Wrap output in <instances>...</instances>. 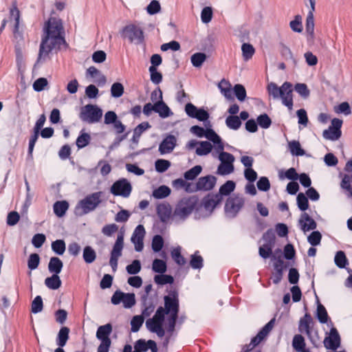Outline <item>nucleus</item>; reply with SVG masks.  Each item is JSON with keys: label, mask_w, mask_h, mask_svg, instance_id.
<instances>
[{"label": "nucleus", "mask_w": 352, "mask_h": 352, "mask_svg": "<svg viewBox=\"0 0 352 352\" xmlns=\"http://www.w3.org/2000/svg\"><path fill=\"white\" fill-rule=\"evenodd\" d=\"M167 295L164 296V306L157 307L152 318H148L145 326L148 331L155 333L162 338L165 336L164 324L166 316H179V292L177 289H166Z\"/></svg>", "instance_id": "f257e3e1"}, {"label": "nucleus", "mask_w": 352, "mask_h": 352, "mask_svg": "<svg viewBox=\"0 0 352 352\" xmlns=\"http://www.w3.org/2000/svg\"><path fill=\"white\" fill-rule=\"evenodd\" d=\"M44 35L42 36L36 63L45 60L53 50H60L61 45L67 46L65 39V31L62 21L56 17H50L45 23Z\"/></svg>", "instance_id": "f03ea898"}, {"label": "nucleus", "mask_w": 352, "mask_h": 352, "mask_svg": "<svg viewBox=\"0 0 352 352\" xmlns=\"http://www.w3.org/2000/svg\"><path fill=\"white\" fill-rule=\"evenodd\" d=\"M267 91L270 96L273 99L278 100L280 98L282 103L286 106L289 111L293 109V89L292 84L289 82H285L281 87L273 82L268 83Z\"/></svg>", "instance_id": "7ed1b4c3"}, {"label": "nucleus", "mask_w": 352, "mask_h": 352, "mask_svg": "<svg viewBox=\"0 0 352 352\" xmlns=\"http://www.w3.org/2000/svg\"><path fill=\"white\" fill-rule=\"evenodd\" d=\"M216 196L217 194L209 193L202 199L201 204L195 208V219H200L210 216L214 208L222 201Z\"/></svg>", "instance_id": "20e7f679"}, {"label": "nucleus", "mask_w": 352, "mask_h": 352, "mask_svg": "<svg viewBox=\"0 0 352 352\" xmlns=\"http://www.w3.org/2000/svg\"><path fill=\"white\" fill-rule=\"evenodd\" d=\"M102 191L95 192L80 200L76 206V211L81 210L80 214H86L94 211L102 202Z\"/></svg>", "instance_id": "39448f33"}, {"label": "nucleus", "mask_w": 352, "mask_h": 352, "mask_svg": "<svg viewBox=\"0 0 352 352\" xmlns=\"http://www.w3.org/2000/svg\"><path fill=\"white\" fill-rule=\"evenodd\" d=\"M102 117V110L96 104H88L82 107L79 118L83 122L94 124L98 122Z\"/></svg>", "instance_id": "423d86ee"}, {"label": "nucleus", "mask_w": 352, "mask_h": 352, "mask_svg": "<svg viewBox=\"0 0 352 352\" xmlns=\"http://www.w3.org/2000/svg\"><path fill=\"white\" fill-rule=\"evenodd\" d=\"M197 204V199L195 197L182 199L175 206L174 215L185 219L192 213Z\"/></svg>", "instance_id": "0eeeda50"}, {"label": "nucleus", "mask_w": 352, "mask_h": 352, "mask_svg": "<svg viewBox=\"0 0 352 352\" xmlns=\"http://www.w3.org/2000/svg\"><path fill=\"white\" fill-rule=\"evenodd\" d=\"M123 38H127L131 43L141 45L144 43V32L140 27L130 24L124 26L120 32Z\"/></svg>", "instance_id": "6e6552de"}, {"label": "nucleus", "mask_w": 352, "mask_h": 352, "mask_svg": "<svg viewBox=\"0 0 352 352\" xmlns=\"http://www.w3.org/2000/svg\"><path fill=\"white\" fill-rule=\"evenodd\" d=\"M218 88L226 98L234 100V95L240 102H242V84H236L232 89L229 81L222 79L218 83Z\"/></svg>", "instance_id": "1a4fd4ad"}, {"label": "nucleus", "mask_w": 352, "mask_h": 352, "mask_svg": "<svg viewBox=\"0 0 352 352\" xmlns=\"http://www.w3.org/2000/svg\"><path fill=\"white\" fill-rule=\"evenodd\" d=\"M132 185L126 178L116 180L110 188V192L114 196L128 198L132 192Z\"/></svg>", "instance_id": "9d476101"}, {"label": "nucleus", "mask_w": 352, "mask_h": 352, "mask_svg": "<svg viewBox=\"0 0 352 352\" xmlns=\"http://www.w3.org/2000/svg\"><path fill=\"white\" fill-rule=\"evenodd\" d=\"M242 208V198L238 196H231L226 200L224 211L226 217L234 218Z\"/></svg>", "instance_id": "9b49d317"}, {"label": "nucleus", "mask_w": 352, "mask_h": 352, "mask_svg": "<svg viewBox=\"0 0 352 352\" xmlns=\"http://www.w3.org/2000/svg\"><path fill=\"white\" fill-rule=\"evenodd\" d=\"M342 120L339 118H333L331 120V125L322 133V136L326 140L335 141L338 140L342 135L341 127Z\"/></svg>", "instance_id": "f8f14e48"}, {"label": "nucleus", "mask_w": 352, "mask_h": 352, "mask_svg": "<svg viewBox=\"0 0 352 352\" xmlns=\"http://www.w3.org/2000/svg\"><path fill=\"white\" fill-rule=\"evenodd\" d=\"M146 234L144 227L142 225H138L134 230L131 236V242L135 245L136 252H141L144 248V238Z\"/></svg>", "instance_id": "ddd939ff"}, {"label": "nucleus", "mask_w": 352, "mask_h": 352, "mask_svg": "<svg viewBox=\"0 0 352 352\" xmlns=\"http://www.w3.org/2000/svg\"><path fill=\"white\" fill-rule=\"evenodd\" d=\"M216 183L217 178L213 175H208L204 177H201L195 184V190H197V191L210 190L214 187Z\"/></svg>", "instance_id": "4468645a"}, {"label": "nucleus", "mask_w": 352, "mask_h": 352, "mask_svg": "<svg viewBox=\"0 0 352 352\" xmlns=\"http://www.w3.org/2000/svg\"><path fill=\"white\" fill-rule=\"evenodd\" d=\"M10 19L15 21L13 33L15 38L21 41L23 39V34L19 31L20 11L17 8L16 1H14L10 9Z\"/></svg>", "instance_id": "2eb2a0df"}, {"label": "nucleus", "mask_w": 352, "mask_h": 352, "mask_svg": "<svg viewBox=\"0 0 352 352\" xmlns=\"http://www.w3.org/2000/svg\"><path fill=\"white\" fill-rule=\"evenodd\" d=\"M324 345L326 349L331 350H336L340 346V337L336 328L331 329L329 336L324 340Z\"/></svg>", "instance_id": "dca6fc26"}, {"label": "nucleus", "mask_w": 352, "mask_h": 352, "mask_svg": "<svg viewBox=\"0 0 352 352\" xmlns=\"http://www.w3.org/2000/svg\"><path fill=\"white\" fill-rule=\"evenodd\" d=\"M177 144V139L175 135L168 134L163 139L159 145L158 151L161 155L171 153Z\"/></svg>", "instance_id": "f3484780"}, {"label": "nucleus", "mask_w": 352, "mask_h": 352, "mask_svg": "<svg viewBox=\"0 0 352 352\" xmlns=\"http://www.w3.org/2000/svg\"><path fill=\"white\" fill-rule=\"evenodd\" d=\"M205 126L206 132L204 138H206L209 141L212 142L217 151L223 150L224 146L221 137L212 129V126H209L206 124Z\"/></svg>", "instance_id": "a211bd4d"}, {"label": "nucleus", "mask_w": 352, "mask_h": 352, "mask_svg": "<svg viewBox=\"0 0 352 352\" xmlns=\"http://www.w3.org/2000/svg\"><path fill=\"white\" fill-rule=\"evenodd\" d=\"M298 223L301 230L304 232L314 230L317 227V223L314 219H312L307 212L301 214L298 220Z\"/></svg>", "instance_id": "6ab92c4d"}, {"label": "nucleus", "mask_w": 352, "mask_h": 352, "mask_svg": "<svg viewBox=\"0 0 352 352\" xmlns=\"http://www.w3.org/2000/svg\"><path fill=\"white\" fill-rule=\"evenodd\" d=\"M112 324L111 323L100 326L98 328L96 334L97 339L100 340V342H111L109 336L112 332Z\"/></svg>", "instance_id": "aec40b11"}, {"label": "nucleus", "mask_w": 352, "mask_h": 352, "mask_svg": "<svg viewBox=\"0 0 352 352\" xmlns=\"http://www.w3.org/2000/svg\"><path fill=\"white\" fill-rule=\"evenodd\" d=\"M154 112L158 113L162 118H166L173 115V112L168 106L164 102L163 96H161V100L155 102Z\"/></svg>", "instance_id": "412c9836"}, {"label": "nucleus", "mask_w": 352, "mask_h": 352, "mask_svg": "<svg viewBox=\"0 0 352 352\" xmlns=\"http://www.w3.org/2000/svg\"><path fill=\"white\" fill-rule=\"evenodd\" d=\"M313 323V319L308 313L305 314L304 317L300 318L298 325V331L300 333H305L308 337H310L311 324Z\"/></svg>", "instance_id": "4be33fe9"}, {"label": "nucleus", "mask_w": 352, "mask_h": 352, "mask_svg": "<svg viewBox=\"0 0 352 352\" xmlns=\"http://www.w3.org/2000/svg\"><path fill=\"white\" fill-rule=\"evenodd\" d=\"M236 184L232 180L226 181L222 186H220L219 192L217 193V196L219 197L221 201L223 200V196L230 195L235 189Z\"/></svg>", "instance_id": "5701e85b"}, {"label": "nucleus", "mask_w": 352, "mask_h": 352, "mask_svg": "<svg viewBox=\"0 0 352 352\" xmlns=\"http://www.w3.org/2000/svg\"><path fill=\"white\" fill-rule=\"evenodd\" d=\"M157 214L162 223H166L171 214V210L168 204H161L157 206Z\"/></svg>", "instance_id": "b1692460"}, {"label": "nucleus", "mask_w": 352, "mask_h": 352, "mask_svg": "<svg viewBox=\"0 0 352 352\" xmlns=\"http://www.w3.org/2000/svg\"><path fill=\"white\" fill-rule=\"evenodd\" d=\"M63 267V263L56 256L51 257L48 263V270L50 273L59 274Z\"/></svg>", "instance_id": "393cba45"}, {"label": "nucleus", "mask_w": 352, "mask_h": 352, "mask_svg": "<svg viewBox=\"0 0 352 352\" xmlns=\"http://www.w3.org/2000/svg\"><path fill=\"white\" fill-rule=\"evenodd\" d=\"M151 128V125L148 122H143L139 124L134 129L131 138V142L137 145L139 142L140 138L142 133L146 129Z\"/></svg>", "instance_id": "a878e982"}, {"label": "nucleus", "mask_w": 352, "mask_h": 352, "mask_svg": "<svg viewBox=\"0 0 352 352\" xmlns=\"http://www.w3.org/2000/svg\"><path fill=\"white\" fill-rule=\"evenodd\" d=\"M123 246L124 234L122 232H120L117 236V239L111 252V255L113 256L120 257L122 255Z\"/></svg>", "instance_id": "bb28decb"}, {"label": "nucleus", "mask_w": 352, "mask_h": 352, "mask_svg": "<svg viewBox=\"0 0 352 352\" xmlns=\"http://www.w3.org/2000/svg\"><path fill=\"white\" fill-rule=\"evenodd\" d=\"M69 208V203L65 201H57L53 205L54 214L59 218L63 217Z\"/></svg>", "instance_id": "cd10ccee"}, {"label": "nucleus", "mask_w": 352, "mask_h": 352, "mask_svg": "<svg viewBox=\"0 0 352 352\" xmlns=\"http://www.w3.org/2000/svg\"><path fill=\"white\" fill-rule=\"evenodd\" d=\"M69 329L67 327H62L57 335L56 344L58 347L63 348L65 346L67 340H69Z\"/></svg>", "instance_id": "c85d7f7f"}, {"label": "nucleus", "mask_w": 352, "mask_h": 352, "mask_svg": "<svg viewBox=\"0 0 352 352\" xmlns=\"http://www.w3.org/2000/svg\"><path fill=\"white\" fill-rule=\"evenodd\" d=\"M62 282L58 274H52L45 280V285L50 289L56 290L61 286Z\"/></svg>", "instance_id": "c756f323"}, {"label": "nucleus", "mask_w": 352, "mask_h": 352, "mask_svg": "<svg viewBox=\"0 0 352 352\" xmlns=\"http://www.w3.org/2000/svg\"><path fill=\"white\" fill-rule=\"evenodd\" d=\"M90 141L91 135L84 130H81L76 139V145L78 149L83 148L89 144Z\"/></svg>", "instance_id": "7c9ffc66"}, {"label": "nucleus", "mask_w": 352, "mask_h": 352, "mask_svg": "<svg viewBox=\"0 0 352 352\" xmlns=\"http://www.w3.org/2000/svg\"><path fill=\"white\" fill-rule=\"evenodd\" d=\"M190 265L194 270H201L203 267L204 258L199 251H196L190 256Z\"/></svg>", "instance_id": "2f4dec72"}, {"label": "nucleus", "mask_w": 352, "mask_h": 352, "mask_svg": "<svg viewBox=\"0 0 352 352\" xmlns=\"http://www.w3.org/2000/svg\"><path fill=\"white\" fill-rule=\"evenodd\" d=\"M142 305L143 307V309L142 310V314L141 316H143L144 318L149 317L151 314L155 310V305L152 300V299H148L144 301L143 300H141Z\"/></svg>", "instance_id": "473e14b6"}, {"label": "nucleus", "mask_w": 352, "mask_h": 352, "mask_svg": "<svg viewBox=\"0 0 352 352\" xmlns=\"http://www.w3.org/2000/svg\"><path fill=\"white\" fill-rule=\"evenodd\" d=\"M171 192L170 188L165 185L160 186L155 188L152 193L154 198L157 199H164L170 195Z\"/></svg>", "instance_id": "72a5a7b5"}, {"label": "nucleus", "mask_w": 352, "mask_h": 352, "mask_svg": "<svg viewBox=\"0 0 352 352\" xmlns=\"http://www.w3.org/2000/svg\"><path fill=\"white\" fill-rule=\"evenodd\" d=\"M241 118L242 119V111L239 113V116H229L226 120V124L230 129L236 130L241 125Z\"/></svg>", "instance_id": "f704fd0d"}, {"label": "nucleus", "mask_w": 352, "mask_h": 352, "mask_svg": "<svg viewBox=\"0 0 352 352\" xmlns=\"http://www.w3.org/2000/svg\"><path fill=\"white\" fill-rule=\"evenodd\" d=\"M82 258L86 263H92L96 258V252L92 247L87 245L83 249Z\"/></svg>", "instance_id": "c9c22d12"}, {"label": "nucleus", "mask_w": 352, "mask_h": 352, "mask_svg": "<svg viewBox=\"0 0 352 352\" xmlns=\"http://www.w3.org/2000/svg\"><path fill=\"white\" fill-rule=\"evenodd\" d=\"M199 147L196 149V154L199 156L206 155L212 150V145L208 141H201L199 142Z\"/></svg>", "instance_id": "e433bc0d"}, {"label": "nucleus", "mask_w": 352, "mask_h": 352, "mask_svg": "<svg viewBox=\"0 0 352 352\" xmlns=\"http://www.w3.org/2000/svg\"><path fill=\"white\" fill-rule=\"evenodd\" d=\"M202 166L200 165H196L191 168L190 169L186 171L184 174V177L185 180L190 181L195 179L197 176L202 171Z\"/></svg>", "instance_id": "4c0bfd02"}, {"label": "nucleus", "mask_w": 352, "mask_h": 352, "mask_svg": "<svg viewBox=\"0 0 352 352\" xmlns=\"http://www.w3.org/2000/svg\"><path fill=\"white\" fill-rule=\"evenodd\" d=\"M154 281L159 285H171L174 283V278L170 274H160L154 276Z\"/></svg>", "instance_id": "58836bf2"}, {"label": "nucleus", "mask_w": 352, "mask_h": 352, "mask_svg": "<svg viewBox=\"0 0 352 352\" xmlns=\"http://www.w3.org/2000/svg\"><path fill=\"white\" fill-rule=\"evenodd\" d=\"M87 74L94 78L98 75H100V78L97 80L98 86H103L105 85L107 79L106 77L100 74V72L94 66H91L87 69Z\"/></svg>", "instance_id": "ea45409f"}, {"label": "nucleus", "mask_w": 352, "mask_h": 352, "mask_svg": "<svg viewBox=\"0 0 352 352\" xmlns=\"http://www.w3.org/2000/svg\"><path fill=\"white\" fill-rule=\"evenodd\" d=\"M206 54L204 52H197L190 57L192 65L195 67H200L206 60Z\"/></svg>", "instance_id": "a19ab883"}, {"label": "nucleus", "mask_w": 352, "mask_h": 352, "mask_svg": "<svg viewBox=\"0 0 352 352\" xmlns=\"http://www.w3.org/2000/svg\"><path fill=\"white\" fill-rule=\"evenodd\" d=\"M152 270L155 273H158V274L165 273L167 270V265H166V261H164L162 259L155 258L153 261Z\"/></svg>", "instance_id": "79ce46f5"}, {"label": "nucleus", "mask_w": 352, "mask_h": 352, "mask_svg": "<svg viewBox=\"0 0 352 352\" xmlns=\"http://www.w3.org/2000/svg\"><path fill=\"white\" fill-rule=\"evenodd\" d=\"M292 346L297 352H301L305 349V338L300 334L295 335L293 338Z\"/></svg>", "instance_id": "37998d69"}, {"label": "nucleus", "mask_w": 352, "mask_h": 352, "mask_svg": "<svg viewBox=\"0 0 352 352\" xmlns=\"http://www.w3.org/2000/svg\"><path fill=\"white\" fill-rule=\"evenodd\" d=\"M65 249L66 245L63 239H57L52 243V250L58 255H63L65 252Z\"/></svg>", "instance_id": "c03bdc74"}, {"label": "nucleus", "mask_w": 352, "mask_h": 352, "mask_svg": "<svg viewBox=\"0 0 352 352\" xmlns=\"http://www.w3.org/2000/svg\"><path fill=\"white\" fill-rule=\"evenodd\" d=\"M289 148L291 153L296 156H302L305 154L298 141L293 140L289 142Z\"/></svg>", "instance_id": "a18cd8bd"}, {"label": "nucleus", "mask_w": 352, "mask_h": 352, "mask_svg": "<svg viewBox=\"0 0 352 352\" xmlns=\"http://www.w3.org/2000/svg\"><path fill=\"white\" fill-rule=\"evenodd\" d=\"M170 166V162L164 159H158L155 162V170L160 173L166 171Z\"/></svg>", "instance_id": "49530a36"}, {"label": "nucleus", "mask_w": 352, "mask_h": 352, "mask_svg": "<svg viewBox=\"0 0 352 352\" xmlns=\"http://www.w3.org/2000/svg\"><path fill=\"white\" fill-rule=\"evenodd\" d=\"M164 241L163 237L160 234L153 236L151 243V248L154 252H160L163 248Z\"/></svg>", "instance_id": "de8ad7c7"}, {"label": "nucleus", "mask_w": 352, "mask_h": 352, "mask_svg": "<svg viewBox=\"0 0 352 352\" xmlns=\"http://www.w3.org/2000/svg\"><path fill=\"white\" fill-rule=\"evenodd\" d=\"M256 52L252 44L243 43V62L251 60Z\"/></svg>", "instance_id": "09e8293b"}, {"label": "nucleus", "mask_w": 352, "mask_h": 352, "mask_svg": "<svg viewBox=\"0 0 352 352\" xmlns=\"http://www.w3.org/2000/svg\"><path fill=\"white\" fill-rule=\"evenodd\" d=\"M275 234L272 229L267 230L263 235V245L274 247L275 244Z\"/></svg>", "instance_id": "8fccbe9b"}, {"label": "nucleus", "mask_w": 352, "mask_h": 352, "mask_svg": "<svg viewBox=\"0 0 352 352\" xmlns=\"http://www.w3.org/2000/svg\"><path fill=\"white\" fill-rule=\"evenodd\" d=\"M234 165L228 163H220L216 173L219 175H227L234 171Z\"/></svg>", "instance_id": "3c124183"}, {"label": "nucleus", "mask_w": 352, "mask_h": 352, "mask_svg": "<svg viewBox=\"0 0 352 352\" xmlns=\"http://www.w3.org/2000/svg\"><path fill=\"white\" fill-rule=\"evenodd\" d=\"M171 256L174 261L179 265H184L186 263V259L181 254V248L179 246L174 248L171 251Z\"/></svg>", "instance_id": "603ef678"}, {"label": "nucleus", "mask_w": 352, "mask_h": 352, "mask_svg": "<svg viewBox=\"0 0 352 352\" xmlns=\"http://www.w3.org/2000/svg\"><path fill=\"white\" fill-rule=\"evenodd\" d=\"M306 32L311 39L314 36V14L308 13L306 19Z\"/></svg>", "instance_id": "864d4df0"}, {"label": "nucleus", "mask_w": 352, "mask_h": 352, "mask_svg": "<svg viewBox=\"0 0 352 352\" xmlns=\"http://www.w3.org/2000/svg\"><path fill=\"white\" fill-rule=\"evenodd\" d=\"M272 247L268 246L267 245H262L258 250L260 256L266 259L271 257L272 260L276 259V256L272 254Z\"/></svg>", "instance_id": "5fc2aeb1"}, {"label": "nucleus", "mask_w": 352, "mask_h": 352, "mask_svg": "<svg viewBox=\"0 0 352 352\" xmlns=\"http://www.w3.org/2000/svg\"><path fill=\"white\" fill-rule=\"evenodd\" d=\"M334 261L335 264L339 268H344L345 267L346 265L348 264V260L344 252L342 251L337 252L334 258Z\"/></svg>", "instance_id": "6e6d98bb"}, {"label": "nucleus", "mask_w": 352, "mask_h": 352, "mask_svg": "<svg viewBox=\"0 0 352 352\" xmlns=\"http://www.w3.org/2000/svg\"><path fill=\"white\" fill-rule=\"evenodd\" d=\"M144 317L140 315L135 316L131 320V331L132 332H138L144 322Z\"/></svg>", "instance_id": "4d7b16f0"}, {"label": "nucleus", "mask_w": 352, "mask_h": 352, "mask_svg": "<svg viewBox=\"0 0 352 352\" xmlns=\"http://www.w3.org/2000/svg\"><path fill=\"white\" fill-rule=\"evenodd\" d=\"M123 299V307L125 309H130L135 305L136 300L134 293H124Z\"/></svg>", "instance_id": "13d9d810"}, {"label": "nucleus", "mask_w": 352, "mask_h": 352, "mask_svg": "<svg viewBox=\"0 0 352 352\" xmlns=\"http://www.w3.org/2000/svg\"><path fill=\"white\" fill-rule=\"evenodd\" d=\"M43 303L41 296H36L32 302L31 312L38 314L43 310Z\"/></svg>", "instance_id": "bf43d9fd"}, {"label": "nucleus", "mask_w": 352, "mask_h": 352, "mask_svg": "<svg viewBox=\"0 0 352 352\" xmlns=\"http://www.w3.org/2000/svg\"><path fill=\"white\" fill-rule=\"evenodd\" d=\"M316 316L320 323H326L328 320L327 310L320 303H319L317 307Z\"/></svg>", "instance_id": "052dcab7"}, {"label": "nucleus", "mask_w": 352, "mask_h": 352, "mask_svg": "<svg viewBox=\"0 0 352 352\" xmlns=\"http://www.w3.org/2000/svg\"><path fill=\"white\" fill-rule=\"evenodd\" d=\"M126 270L129 274L135 275L141 270V263L139 260H134L132 263L126 267Z\"/></svg>", "instance_id": "680f3d73"}, {"label": "nucleus", "mask_w": 352, "mask_h": 352, "mask_svg": "<svg viewBox=\"0 0 352 352\" xmlns=\"http://www.w3.org/2000/svg\"><path fill=\"white\" fill-rule=\"evenodd\" d=\"M150 78L155 85H158L162 81V74L157 71V68L149 67Z\"/></svg>", "instance_id": "e2e57ef3"}, {"label": "nucleus", "mask_w": 352, "mask_h": 352, "mask_svg": "<svg viewBox=\"0 0 352 352\" xmlns=\"http://www.w3.org/2000/svg\"><path fill=\"white\" fill-rule=\"evenodd\" d=\"M124 86L122 83L114 82L111 87V94L113 98H120L124 94Z\"/></svg>", "instance_id": "0e129e2a"}, {"label": "nucleus", "mask_w": 352, "mask_h": 352, "mask_svg": "<svg viewBox=\"0 0 352 352\" xmlns=\"http://www.w3.org/2000/svg\"><path fill=\"white\" fill-rule=\"evenodd\" d=\"M40 263V256L36 253H32L30 255L28 260V267L30 270H36Z\"/></svg>", "instance_id": "69168bd1"}, {"label": "nucleus", "mask_w": 352, "mask_h": 352, "mask_svg": "<svg viewBox=\"0 0 352 352\" xmlns=\"http://www.w3.org/2000/svg\"><path fill=\"white\" fill-rule=\"evenodd\" d=\"M298 208L302 211H305L309 208V201L307 197L302 193L300 192L296 198Z\"/></svg>", "instance_id": "338daca9"}, {"label": "nucleus", "mask_w": 352, "mask_h": 352, "mask_svg": "<svg viewBox=\"0 0 352 352\" xmlns=\"http://www.w3.org/2000/svg\"><path fill=\"white\" fill-rule=\"evenodd\" d=\"M264 338L258 333L257 335L252 338L251 342L249 344H246L243 346V352H248L252 350L254 347H256L263 340Z\"/></svg>", "instance_id": "774afa93"}]
</instances>
